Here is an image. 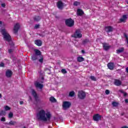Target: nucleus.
I'll use <instances>...</instances> for the list:
<instances>
[{
	"label": "nucleus",
	"mask_w": 128,
	"mask_h": 128,
	"mask_svg": "<svg viewBox=\"0 0 128 128\" xmlns=\"http://www.w3.org/2000/svg\"><path fill=\"white\" fill-rule=\"evenodd\" d=\"M36 118L38 120L42 122H50L52 118V114L50 111L44 110V109H41L38 111L36 114Z\"/></svg>",
	"instance_id": "f257e3e1"
},
{
	"label": "nucleus",
	"mask_w": 128,
	"mask_h": 128,
	"mask_svg": "<svg viewBox=\"0 0 128 128\" xmlns=\"http://www.w3.org/2000/svg\"><path fill=\"white\" fill-rule=\"evenodd\" d=\"M0 32L3 36L4 40H6V42H10V40H12V37L10 34L8 33V31H6V29L0 28Z\"/></svg>",
	"instance_id": "f03ea898"
},
{
	"label": "nucleus",
	"mask_w": 128,
	"mask_h": 128,
	"mask_svg": "<svg viewBox=\"0 0 128 128\" xmlns=\"http://www.w3.org/2000/svg\"><path fill=\"white\" fill-rule=\"evenodd\" d=\"M72 38H80L82 36V32L80 30H76V32L74 33L73 35L72 36Z\"/></svg>",
	"instance_id": "7ed1b4c3"
},
{
	"label": "nucleus",
	"mask_w": 128,
	"mask_h": 128,
	"mask_svg": "<svg viewBox=\"0 0 128 128\" xmlns=\"http://www.w3.org/2000/svg\"><path fill=\"white\" fill-rule=\"evenodd\" d=\"M86 94L85 92L80 90L78 92V96L80 100H84L86 98Z\"/></svg>",
	"instance_id": "20e7f679"
},
{
	"label": "nucleus",
	"mask_w": 128,
	"mask_h": 128,
	"mask_svg": "<svg viewBox=\"0 0 128 128\" xmlns=\"http://www.w3.org/2000/svg\"><path fill=\"white\" fill-rule=\"evenodd\" d=\"M65 22L66 25H67L68 26L70 27L74 26V21L72 18H68L66 20Z\"/></svg>",
	"instance_id": "39448f33"
},
{
	"label": "nucleus",
	"mask_w": 128,
	"mask_h": 128,
	"mask_svg": "<svg viewBox=\"0 0 128 128\" xmlns=\"http://www.w3.org/2000/svg\"><path fill=\"white\" fill-rule=\"evenodd\" d=\"M72 104L70 102H63L62 104V107L64 110H66L67 108H68Z\"/></svg>",
	"instance_id": "423d86ee"
},
{
	"label": "nucleus",
	"mask_w": 128,
	"mask_h": 128,
	"mask_svg": "<svg viewBox=\"0 0 128 128\" xmlns=\"http://www.w3.org/2000/svg\"><path fill=\"white\" fill-rule=\"evenodd\" d=\"M34 84L36 88H40V90H42V88H44V84L40 83V82L38 81L35 82Z\"/></svg>",
	"instance_id": "0eeeda50"
},
{
	"label": "nucleus",
	"mask_w": 128,
	"mask_h": 128,
	"mask_svg": "<svg viewBox=\"0 0 128 128\" xmlns=\"http://www.w3.org/2000/svg\"><path fill=\"white\" fill-rule=\"evenodd\" d=\"M102 118V116L98 114H96L93 116V119L95 122H98Z\"/></svg>",
	"instance_id": "6e6552de"
},
{
	"label": "nucleus",
	"mask_w": 128,
	"mask_h": 128,
	"mask_svg": "<svg viewBox=\"0 0 128 128\" xmlns=\"http://www.w3.org/2000/svg\"><path fill=\"white\" fill-rule=\"evenodd\" d=\"M57 6L60 10H62L64 8V3L61 1H58L57 2Z\"/></svg>",
	"instance_id": "1a4fd4ad"
},
{
	"label": "nucleus",
	"mask_w": 128,
	"mask_h": 128,
	"mask_svg": "<svg viewBox=\"0 0 128 128\" xmlns=\"http://www.w3.org/2000/svg\"><path fill=\"white\" fill-rule=\"evenodd\" d=\"M19 28H20V24L17 23L14 26V34H16V32H18Z\"/></svg>",
	"instance_id": "9d476101"
},
{
	"label": "nucleus",
	"mask_w": 128,
	"mask_h": 128,
	"mask_svg": "<svg viewBox=\"0 0 128 128\" xmlns=\"http://www.w3.org/2000/svg\"><path fill=\"white\" fill-rule=\"evenodd\" d=\"M128 20V15H123L122 18H120V22H126Z\"/></svg>",
	"instance_id": "9b49d317"
},
{
	"label": "nucleus",
	"mask_w": 128,
	"mask_h": 128,
	"mask_svg": "<svg viewBox=\"0 0 128 128\" xmlns=\"http://www.w3.org/2000/svg\"><path fill=\"white\" fill-rule=\"evenodd\" d=\"M114 84L117 86H120L122 84V81L120 80L116 79L114 81Z\"/></svg>",
	"instance_id": "f8f14e48"
},
{
	"label": "nucleus",
	"mask_w": 128,
	"mask_h": 128,
	"mask_svg": "<svg viewBox=\"0 0 128 128\" xmlns=\"http://www.w3.org/2000/svg\"><path fill=\"white\" fill-rule=\"evenodd\" d=\"M113 30L112 27L110 26H108L105 28V30L106 32H112Z\"/></svg>",
	"instance_id": "ddd939ff"
},
{
	"label": "nucleus",
	"mask_w": 128,
	"mask_h": 128,
	"mask_svg": "<svg viewBox=\"0 0 128 128\" xmlns=\"http://www.w3.org/2000/svg\"><path fill=\"white\" fill-rule=\"evenodd\" d=\"M107 66L109 70H112L114 68V63H108L107 65Z\"/></svg>",
	"instance_id": "4468645a"
},
{
	"label": "nucleus",
	"mask_w": 128,
	"mask_h": 128,
	"mask_svg": "<svg viewBox=\"0 0 128 128\" xmlns=\"http://www.w3.org/2000/svg\"><path fill=\"white\" fill-rule=\"evenodd\" d=\"M12 76V72L10 70H8L6 71V76L7 78H11Z\"/></svg>",
	"instance_id": "2eb2a0df"
},
{
	"label": "nucleus",
	"mask_w": 128,
	"mask_h": 128,
	"mask_svg": "<svg viewBox=\"0 0 128 128\" xmlns=\"http://www.w3.org/2000/svg\"><path fill=\"white\" fill-rule=\"evenodd\" d=\"M103 45V48L105 50H108V48H110V46H108V44H106V43H103L102 44Z\"/></svg>",
	"instance_id": "dca6fc26"
},
{
	"label": "nucleus",
	"mask_w": 128,
	"mask_h": 128,
	"mask_svg": "<svg viewBox=\"0 0 128 128\" xmlns=\"http://www.w3.org/2000/svg\"><path fill=\"white\" fill-rule=\"evenodd\" d=\"M34 52H35V54H36V56H40V55L42 54V53L40 52V50H38V49H36L34 50Z\"/></svg>",
	"instance_id": "f3484780"
},
{
	"label": "nucleus",
	"mask_w": 128,
	"mask_h": 128,
	"mask_svg": "<svg viewBox=\"0 0 128 128\" xmlns=\"http://www.w3.org/2000/svg\"><path fill=\"white\" fill-rule=\"evenodd\" d=\"M34 44H36V46H42V41L40 40H36Z\"/></svg>",
	"instance_id": "a211bd4d"
},
{
	"label": "nucleus",
	"mask_w": 128,
	"mask_h": 128,
	"mask_svg": "<svg viewBox=\"0 0 128 128\" xmlns=\"http://www.w3.org/2000/svg\"><path fill=\"white\" fill-rule=\"evenodd\" d=\"M32 95L34 98L36 100V98H38V94H36V91H34V90H32Z\"/></svg>",
	"instance_id": "6ab92c4d"
},
{
	"label": "nucleus",
	"mask_w": 128,
	"mask_h": 128,
	"mask_svg": "<svg viewBox=\"0 0 128 128\" xmlns=\"http://www.w3.org/2000/svg\"><path fill=\"white\" fill-rule=\"evenodd\" d=\"M84 14V11L82 9H78L77 10V14L78 16H82Z\"/></svg>",
	"instance_id": "aec40b11"
},
{
	"label": "nucleus",
	"mask_w": 128,
	"mask_h": 128,
	"mask_svg": "<svg viewBox=\"0 0 128 128\" xmlns=\"http://www.w3.org/2000/svg\"><path fill=\"white\" fill-rule=\"evenodd\" d=\"M77 60L79 62H84V58L82 56H78L77 58Z\"/></svg>",
	"instance_id": "412c9836"
},
{
	"label": "nucleus",
	"mask_w": 128,
	"mask_h": 128,
	"mask_svg": "<svg viewBox=\"0 0 128 128\" xmlns=\"http://www.w3.org/2000/svg\"><path fill=\"white\" fill-rule=\"evenodd\" d=\"M40 56H38V55H36V54H34L32 56V60H38V58Z\"/></svg>",
	"instance_id": "4be33fe9"
},
{
	"label": "nucleus",
	"mask_w": 128,
	"mask_h": 128,
	"mask_svg": "<svg viewBox=\"0 0 128 128\" xmlns=\"http://www.w3.org/2000/svg\"><path fill=\"white\" fill-rule=\"evenodd\" d=\"M124 48H119L118 50H116V54H120L121 52H122L124 50Z\"/></svg>",
	"instance_id": "5701e85b"
},
{
	"label": "nucleus",
	"mask_w": 128,
	"mask_h": 128,
	"mask_svg": "<svg viewBox=\"0 0 128 128\" xmlns=\"http://www.w3.org/2000/svg\"><path fill=\"white\" fill-rule=\"evenodd\" d=\"M40 18H41L40 16H36L34 18V20H35V22H38V20H40Z\"/></svg>",
	"instance_id": "b1692460"
},
{
	"label": "nucleus",
	"mask_w": 128,
	"mask_h": 128,
	"mask_svg": "<svg viewBox=\"0 0 128 128\" xmlns=\"http://www.w3.org/2000/svg\"><path fill=\"white\" fill-rule=\"evenodd\" d=\"M50 100L52 102H56V98H54V97L50 98Z\"/></svg>",
	"instance_id": "393cba45"
},
{
	"label": "nucleus",
	"mask_w": 128,
	"mask_h": 128,
	"mask_svg": "<svg viewBox=\"0 0 128 128\" xmlns=\"http://www.w3.org/2000/svg\"><path fill=\"white\" fill-rule=\"evenodd\" d=\"M39 58H40V59L38 60V62H40L42 63V62H44V57H42V56H39Z\"/></svg>",
	"instance_id": "a878e982"
},
{
	"label": "nucleus",
	"mask_w": 128,
	"mask_h": 128,
	"mask_svg": "<svg viewBox=\"0 0 128 128\" xmlns=\"http://www.w3.org/2000/svg\"><path fill=\"white\" fill-rule=\"evenodd\" d=\"M74 96V92L72 91L70 92L69 96H71L72 98V96Z\"/></svg>",
	"instance_id": "bb28decb"
},
{
	"label": "nucleus",
	"mask_w": 128,
	"mask_h": 128,
	"mask_svg": "<svg viewBox=\"0 0 128 128\" xmlns=\"http://www.w3.org/2000/svg\"><path fill=\"white\" fill-rule=\"evenodd\" d=\"M112 105L113 106H118V102H112Z\"/></svg>",
	"instance_id": "cd10ccee"
},
{
	"label": "nucleus",
	"mask_w": 128,
	"mask_h": 128,
	"mask_svg": "<svg viewBox=\"0 0 128 128\" xmlns=\"http://www.w3.org/2000/svg\"><path fill=\"white\" fill-rule=\"evenodd\" d=\"M6 111L2 110L0 112V116H6Z\"/></svg>",
	"instance_id": "c85d7f7f"
},
{
	"label": "nucleus",
	"mask_w": 128,
	"mask_h": 128,
	"mask_svg": "<svg viewBox=\"0 0 128 128\" xmlns=\"http://www.w3.org/2000/svg\"><path fill=\"white\" fill-rule=\"evenodd\" d=\"M80 2H74V6H80Z\"/></svg>",
	"instance_id": "c756f323"
},
{
	"label": "nucleus",
	"mask_w": 128,
	"mask_h": 128,
	"mask_svg": "<svg viewBox=\"0 0 128 128\" xmlns=\"http://www.w3.org/2000/svg\"><path fill=\"white\" fill-rule=\"evenodd\" d=\"M89 42L90 40H88V39H86L83 41V44H87V42Z\"/></svg>",
	"instance_id": "7c9ffc66"
},
{
	"label": "nucleus",
	"mask_w": 128,
	"mask_h": 128,
	"mask_svg": "<svg viewBox=\"0 0 128 128\" xmlns=\"http://www.w3.org/2000/svg\"><path fill=\"white\" fill-rule=\"evenodd\" d=\"M13 116H14V114H12V112H10L8 114V118H12Z\"/></svg>",
	"instance_id": "2f4dec72"
},
{
	"label": "nucleus",
	"mask_w": 128,
	"mask_h": 128,
	"mask_svg": "<svg viewBox=\"0 0 128 128\" xmlns=\"http://www.w3.org/2000/svg\"><path fill=\"white\" fill-rule=\"evenodd\" d=\"M4 110H10V108L8 106H6L5 107H4Z\"/></svg>",
	"instance_id": "473e14b6"
},
{
	"label": "nucleus",
	"mask_w": 128,
	"mask_h": 128,
	"mask_svg": "<svg viewBox=\"0 0 128 128\" xmlns=\"http://www.w3.org/2000/svg\"><path fill=\"white\" fill-rule=\"evenodd\" d=\"M62 73V74H66V69H62L61 70Z\"/></svg>",
	"instance_id": "72a5a7b5"
},
{
	"label": "nucleus",
	"mask_w": 128,
	"mask_h": 128,
	"mask_svg": "<svg viewBox=\"0 0 128 128\" xmlns=\"http://www.w3.org/2000/svg\"><path fill=\"white\" fill-rule=\"evenodd\" d=\"M90 78L92 80H94V82H96V77H94V76H91Z\"/></svg>",
	"instance_id": "f704fd0d"
},
{
	"label": "nucleus",
	"mask_w": 128,
	"mask_h": 128,
	"mask_svg": "<svg viewBox=\"0 0 128 128\" xmlns=\"http://www.w3.org/2000/svg\"><path fill=\"white\" fill-rule=\"evenodd\" d=\"M40 28V24H36L34 26V28H35L36 30L38 28Z\"/></svg>",
	"instance_id": "c9c22d12"
},
{
	"label": "nucleus",
	"mask_w": 128,
	"mask_h": 128,
	"mask_svg": "<svg viewBox=\"0 0 128 128\" xmlns=\"http://www.w3.org/2000/svg\"><path fill=\"white\" fill-rule=\"evenodd\" d=\"M16 124V122H12V121H10V122H9V124L14 125V124Z\"/></svg>",
	"instance_id": "e433bc0d"
},
{
	"label": "nucleus",
	"mask_w": 128,
	"mask_h": 128,
	"mask_svg": "<svg viewBox=\"0 0 128 128\" xmlns=\"http://www.w3.org/2000/svg\"><path fill=\"white\" fill-rule=\"evenodd\" d=\"M106 94H110V90H106L105 92Z\"/></svg>",
	"instance_id": "4c0bfd02"
},
{
	"label": "nucleus",
	"mask_w": 128,
	"mask_h": 128,
	"mask_svg": "<svg viewBox=\"0 0 128 128\" xmlns=\"http://www.w3.org/2000/svg\"><path fill=\"white\" fill-rule=\"evenodd\" d=\"M1 122H6V118L3 117L1 118Z\"/></svg>",
	"instance_id": "58836bf2"
},
{
	"label": "nucleus",
	"mask_w": 128,
	"mask_h": 128,
	"mask_svg": "<svg viewBox=\"0 0 128 128\" xmlns=\"http://www.w3.org/2000/svg\"><path fill=\"white\" fill-rule=\"evenodd\" d=\"M8 52H9L10 54H11V52H12V49H10V50H8Z\"/></svg>",
	"instance_id": "ea45409f"
},
{
	"label": "nucleus",
	"mask_w": 128,
	"mask_h": 128,
	"mask_svg": "<svg viewBox=\"0 0 128 128\" xmlns=\"http://www.w3.org/2000/svg\"><path fill=\"white\" fill-rule=\"evenodd\" d=\"M1 6L2 8H4L6 6V4H2Z\"/></svg>",
	"instance_id": "a19ab883"
},
{
	"label": "nucleus",
	"mask_w": 128,
	"mask_h": 128,
	"mask_svg": "<svg viewBox=\"0 0 128 128\" xmlns=\"http://www.w3.org/2000/svg\"><path fill=\"white\" fill-rule=\"evenodd\" d=\"M119 92H122V94H124V90H120Z\"/></svg>",
	"instance_id": "79ce46f5"
},
{
	"label": "nucleus",
	"mask_w": 128,
	"mask_h": 128,
	"mask_svg": "<svg viewBox=\"0 0 128 128\" xmlns=\"http://www.w3.org/2000/svg\"><path fill=\"white\" fill-rule=\"evenodd\" d=\"M4 66V63L0 64V66Z\"/></svg>",
	"instance_id": "37998d69"
},
{
	"label": "nucleus",
	"mask_w": 128,
	"mask_h": 128,
	"mask_svg": "<svg viewBox=\"0 0 128 128\" xmlns=\"http://www.w3.org/2000/svg\"><path fill=\"white\" fill-rule=\"evenodd\" d=\"M127 95H128V94L126 93V92L124 93V96H126Z\"/></svg>",
	"instance_id": "c03bdc74"
},
{
	"label": "nucleus",
	"mask_w": 128,
	"mask_h": 128,
	"mask_svg": "<svg viewBox=\"0 0 128 128\" xmlns=\"http://www.w3.org/2000/svg\"><path fill=\"white\" fill-rule=\"evenodd\" d=\"M20 104H24V102L23 101H20Z\"/></svg>",
	"instance_id": "a18cd8bd"
},
{
	"label": "nucleus",
	"mask_w": 128,
	"mask_h": 128,
	"mask_svg": "<svg viewBox=\"0 0 128 128\" xmlns=\"http://www.w3.org/2000/svg\"><path fill=\"white\" fill-rule=\"evenodd\" d=\"M126 72H128V67L126 68Z\"/></svg>",
	"instance_id": "49530a36"
},
{
	"label": "nucleus",
	"mask_w": 128,
	"mask_h": 128,
	"mask_svg": "<svg viewBox=\"0 0 128 128\" xmlns=\"http://www.w3.org/2000/svg\"><path fill=\"white\" fill-rule=\"evenodd\" d=\"M125 102H126V104H128V99H126V100H125Z\"/></svg>",
	"instance_id": "de8ad7c7"
},
{
	"label": "nucleus",
	"mask_w": 128,
	"mask_h": 128,
	"mask_svg": "<svg viewBox=\"0 0 128 128\" xmlns=\"http://www.w3.org/2000/svg\"><path fill=\"white\" fill-rule=\"evenodd\" d=\"M2 26V22L0 21V26Z\"/></svg>",
	"instance_id": "09e8293b"
},
{
	"label": "nucleus",
	"mask_w": 128,
	"mask_h": 128,
	"mask_svg": "<svg viewBox=\"0 0 128 128\" xmlns=\"http://www.w3.org/2000/svg\"><path fill=\"white\" fill-rule=\"evenodd\" d=\"M2 98V95L0 93V98Z\"/></svg>",
	"instance_id": "8fccbe9b"
},
{
	"label": "nucleus",
	"mask_w": 128,
	"mask_h": 128,
	"mask_svg": "<svg viewBox=\"0 0 128 128\" xmlns=\"http://www.w3.org/2000/svg\"><path fill=\"white\" fill-rule=\"evenodd\" d=\"M82 54H84V50H82Z\"/></svg>",
	"instance_id": "3c124183"
},
{
	"label": "nucleus",
	"mask_w": 128,
	"mask_h": 128,
	"mask_svg": "<svg viewBox=\"0 0 128 128\" xmlns=\"http://www.w3.org/2000/svg\"><path fill=\"white\" fill-rule=\"evenodd\" d=\"M122 128H128V127H126V126H124V127H122Z\"/></svg>",
	"instance_id": "603ef678"
},
{
	"label": "nucleus",
	"mask_w": 128,
	"mask_h": 128,
	"mask_svg": "<svg viewBox=\"0 0 128 128\" xmlns=\"http://www.w3.org/2000/svg\"><path fill=\"white\" fill-rule=\"evenodd\" d=\"M30 100H31L32 98L30 96Z\"/></svg>",
	"instance_id": "864d4df0"
},
{
	"label": "nucleus",
	"mask_w": 128,
	"mask_h": 128,
	"mask_svg": "<svg viewBox=\"0 0 128 128\" xmlns=\"http://www.w3.org/2000/svg\"><path fill=\"white\" fill-rule=\"evenodd\" d=\"M42 80H44V78H42Z\"/></svg>",
	"instance_id": "5fc2aeb1"
},
{
	"label": "nucleus",
	"mask_w": 128,
	"mask_h": 128,
	"mask_svg": "<svg viewBox=\"0 0 128 128\" xmlns=\"http://www.w3.org/2000/svg\"><path fill=\"white\" fill-rule=\"evenodd\" d=\"M24 128H26V126H24Z\"/></svg>",
	"instance_id": "6e6d98bb"
},
{
	"label": "nucleus",
	"mask_w": 128,
	"mask_h": 128,
	"mask_svg": "<svg viewBox=\"0 0 128 128\" xmlns=\"http://www.w3.org/2000/svg\"><path fill=\"white\" fill-rule=\"evenodd\" d=\"M127 4H128V2H127Z\"/></svg>",
	"instance_id": "4d7b16f0"
}]
</instances>
